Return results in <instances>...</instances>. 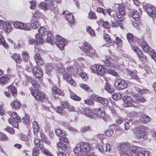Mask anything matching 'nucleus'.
Returning <instances> with one entry per match:
<instances>
[{"label": "nucleus", "instance_id": "obj_57", "mask_svg": "<svg viewBox=\"0 0 156 156\" xmlns=\"http://www.w3.org/2000/svg\"><path fill=\"white\" fill-rule=\"evenodd\" d=\"M28 138H27L26 137H25V136L24 135H22L21 136V139L23 141H28L31 138V136L29 134L28 135Z\"/></svg>", "mask_w": 156, "mask_h": 156}, {"label": "nucleus", "instance_id": "obj_7", "mask_svg": "<svg viewBox=\"0 0 156 156\" xmlns=\"http://www.w3.org/2000/svg\"><path fill=\"white\" fill-rule=\"evenodd\" d=\"M114 85L117 86L119 89L122 90L125 88L127 86V82L121 79H118L115 82Z\"/></svg>", "mask_w": 156, "mask_h": 156}, {"label": "nucleus", "instance_id": "obj_44", "mask_svg": "<svg viewBox=\"0 0 156 156\" xmlns=\"http://www.w3.org/2000/svg\"><path fill=\"white\" fill-rule=\"evenodd\" d=\"M46 29L43 27H41L38 30V32L40 34V35L44 36L47 34V32L46 30Z\"/></svg>", "mask_w": 156, "mask_h": 156}, {"label": "nucleus", "instance_id": "obj_34", "mask_svg": "<svg viewBox=\"0 0 156 156\" xmlns=\"http://www.w3.org/2000/svg\"><path fill=\"white\" fill-rule=\"evenodd\" d=\"M9 123L11 124L13 127L16 128L18 126V120H16L15 119H8Z\"/></svg>", "mask_w": 156, "mask_h": 156}, {"label": "nucleus", "instance_id": "obj_40", "mask_svg": "<svg viewBox=\"0 0 156 156\" xmlns=\"http://www.w3.org/2000/svg\"><path fill=\"white\" fill-rule=\"evenodd\" d=\"M31 26L34 29H37L40 27V24L38 20H37L34 22L31 23Z\"/></svg>", "mask_w": 156, "mask_h": 156}, {"label": "nucleus", "instance_id": "obj_30", "mask_svg": "<svg viewBox=\"0 0 156 156\" xmlns=\"http://www.w3.org/2000/svg\"><path fill=\"white\" fill-rule=\"evenodd\" d=\"M34 143L35 145L37 147H39L40 149H43L44 147L42 144V142L39 139L37 138L35 139Z\"/></svg>", "mask_w": 156, "mask_h": 156}, {"label": "nucleus", "instance_id": "obj_63", "mask_svg": "<svg viewBox=\"0 0 156 156\" xmlns=\"http://www.w3.org/2000/svg\"><path fill=\"white\" fill-rule=\"evenodd\" d=\"M71 98L76 101H80V98L76 95L75 94H73L70 96Z\"/></svg>", "mask_w": 156, "mask_h": 156}, {"label": "nucleus", "instance_id": "obj_22", "mask_svg": "<svg viewBox=\"0 0 156 156\" xmlns=\"http://www.w3.org/2000/svg\"><path fill=\"white\" fill-rule=\"evenodd\" d=\"M32 128L34 135H37V134L40 130L39 125L36 121H34L33 122Z\"/></svg>", "mask_w": 156, "mask_h": 156}, {"label": "nucleus", "instance_id": "obj_26", "mask_svg": "<svg viewBox=\"0 0 156 156\" xmlns=\"http://www.w3.org/2000/svg\"><path fill=\"white\" fill-rule=\"evenodd\" d=\"M112 61L111 57L110 56L107 57L105 60H103V62L105 64L107 67H112V62L111 61Z\"/></svg>", "mask_w": 156, "mask_h": 156}, {"label": "nucleus", "instance_id": "obj_53", "mask_svg": "<svg viewBox=\"0 0 156 156\" xmlns=\"http://www.w3.org/2000/svg\"><path fill=\"white\" fill-rule=\"evenodd\" d=\"M104 38L106 41L108 42V43H111L112 41L110 36L109 35L107 34H105L104 35Z\"/></svg>", "mask_w": 156, "mask_h": 156}, {"label": "nucleus", "instance_id": "obj_56", "mask_svg": "<svg viewBox=\"0 0 156 156\" xmlns=\"http://www.w3.org/2000/svg\"><path fill=\"white\" fill-rule=\"evenodd\" d=\"M38 147H35L33 148L32 153L33 156L37 155L39 153L40 151L38 149Z\"/></svg>", "mask_w": 156, "mask_h": 156}, {"label": "nucleus", "instance_id": "obj_33", "mask_svg": "<svg viewBox=\"0 0 156 156\" xmlns=\"http://www.w3.org/2000/svg\"><path fill=\"white\" fill-rule=\"evenodd\" d=\"M97 73L99 75H103L106 73L104 70V68H103L102 66L98 65V68L97 69Z\"/></svg>", "mask_w": 156, "mask_h": 156}, {"label": "nucleus", "instance_id": "obj_20", "mask_svg": "<svg viewBox=\"0 0 156 156\" xmlns=\"http://www.w3.org/2000/svg\"><path fill=\"white\" fill-rule=\"evenodd\" d=\"M132 17L136 21H138L140 19V16L138 12L135 10H132L130 13Z\"/></svg>", "mask_w": 156, "mask_h": 156}, {"label": "nucleus", "instance_id": "obj_31", "mask_svg": "<svg viewBox=\"0 0 156 156\" xmlns=\"http://www.w3.org/2000/svg\"><path fill=\"white\" fill-rule=\"evenodd\" d=\"M36 39V45H37L39 43L42 44L44 42V39L40 34H37L35 35Z\"/></svg>", "mask_w": 156, "mask_h": 156}, {"label": "nucleus", "instance_id": "obj_36", "mask_svg": "<svg viewBox=\"0 0 156 156\" xmlns=\"http://www.w3.org/2000/svg\"><path fill=\"white\" fill-rule=\"evenodd\" d=\"M140 120L141 122L146 123H148L150 121V117L146 115H144L142 117H141Z\"/></svg>", "mask_w": 156, "mask_h": 156}, {"label": "nucleus", "instance_id": "obj_39", "mask_svg": "<svg viewBox=\"0 0 156 156\" xmlns=\"http://www.w3.org/2000/svg\"><path fill=\"white\" fill-rule=\"evenodd\" d=\"M104 89L110 93H112L114 91V89L111 87L109 84H106L105 86Z\"/></svg>", "mask_w": 156, "mask_h": 156}, {"label": "nucleus", "instance_id": "obj_58", "mask_svg": "<svg viewBox=\"0 0 156 156\" xmlns=\"http://www.w3.org/2000/svg\"><path fill=\"white\" fill-rule=\"evenodd\" d=\"M7 137L5 134L0 133V140L5 141L7 140Z\"/></svg>", "mask_w": 156, "mask_h": 156}, {"label": "nucleus", "instance_id": "obj_41", "mask_svg": "<svg viewBox=\"0 0 156 156\" xmlns=\"http://www.w3.org/2000/svg\"><path fill=\"white\" fill-rule=\"evenodd\" d=\"M53 93L55 94L63 96V94H62L61 90L58 88L56 87H54L52 89Z\"/></svg>", "mask_w": 156, "mask_h": 156}, {"label": "nucleus", "instance_id": "obj_38", "mask_svg": "<svg viewBox=\"0 0 156 156\" xmlns=\"http://www.w3.org/2000/svg\"><path fill=\"white\" fill-rule=\"evenodd\" d=\"M67 20L70 23L74 22V18L73 15L71 13H69L66 16Z\"/></svg>", "mask_w": 156, "mask_h": 156}, {"label": "nucleus", "instance_id": "obj_60", "mask_svg": "<svg viewBox=\"0 0 156 156\" xmlns=\"http://www.w3.org/2000/svg\"><path fill=\"white\" fill-rule=\"evenodd\" d=\"M30 120L29 117L27 116H26L22 119L21 121L24 123H27L29 122Z\"/></svg>", "mask_w": 156, "mask_h": 156}, {"label": "nucleus", "instance_id": "obj_62", "mask_svg": "<svg viewBox=\"0 0 156 156\" xmlns=\"http://www.w3.org/2000/svg\"><path fill=\"white\" fill-rule=\"evenodd\" d=\"M128 113L130 117H134L138 115L137 113L134 111H132L128 112Z\"/></svg>", "mask_w": 156, "mask_h": 156}, {"label": "nucleus", "instance_id": "obj_37", "mask_svg": "<svg viewBox=\"0 0 156 156\" xmlns=\"http://www.w3.org/2000/svg\"><path fill=\"white\" fill-rule=\"evenodd\" d=\"M12 58L17 63H20L22 60L20 57L18 55L16 54H14L12 56Z\"/></svg>", "mask_w": 156, "mask_h": 156}, {"label": "nucleus", "instance_id": "obj_6", "mask_svg": "<svg viewBox=\"0 0 156 156\" xmlns=\"http://www.w3.org/2000/svg\"><path fill=\"white\" fill-rule=\"evenodd\" d=\"M55 43L56 46L60 49L62 50L66 44L67 42L65 39L61 37L59 35H57L56 36Z\"/></svg>", "mask_w": 156, "mask_h": 156}, {"label": "nucleus", "instance_id": "obj_1", "mask_svg": "<svg viewBox=\"0 0 156 156\" xmlns=\"http://www.w3.org/2000/svg\"><path fill=\"white\" fill-rule=\"evenodd\" d=\"M112 17L111 18L112 25L115 27L118 26L122 28V23L124 20L125 17V14L117 12L115 15L112 14Z\"/></svg>", "mask_w": 156, "mask_h": 156}, {"label": "nucleus", "instance_id": "obj_5", "mask_svg": "<svg viewBox=\"0 0 156 156\" xmlns=\"http://www.w3.org/2000/svg\"><path fill=\"white\" fill-rule=\"evenodd\" d=\"M132 151L136 156H148L150 154L148 151H143L140 147L136 146L133 147Z\"/></svg>", "mask_w": 156, "mask_h": 156}, {"label": "nucleus", "instance_id": "obj_35", "mask_svg": "<svg viewBox=\"0 0 156 156\" xmlns=\"http://www.w3.org/2000/svg\"><path fill=\"white\" fill-rule=\"evenodd\" d=\"M22 56L24 61H27L29 59V56L27 51H23L22 52Z\"/></svg>", "mask_w": 156, "mask_h": 156}, {"label": "nucleus", "instance_id": "obj_32", "mask_svg": "<svg viewBox=\"0 0 156 156\" xmlns=\"http://www.w3.org/2000/svg\"><path fill=\"white\" fill-rule=\"evenodd\" d=\"M133 122L132 119H129L125 122L124 124L125 129L126 130L128 129L130 127L133 125Z\"/></svg>", "mask_w": 156, "mask_h": 156}, {"label": "nucleus", "instance_id": "obj_8", "mask_svg": "<svg viewBox=\"0 0 156 156\" xmlns=\"http://www.w3.org/2000/svg\"><path fill=\"white\" fill-rule=\"evenodd\" d=\"M13 26L15 28L20 29L29 30L30 28L29 26L25 25V24L20 22L16 21L13 23Z\"/></svg>", "mask_w": 156, "mask_h": 156}, {"label": "nucleus", "instance_id": "obj_21", "mask_svg": "<svg viewBox=\"0 0 156 156\" xmlns=\"http://www.w3.org/2000/svg\"><path fill=\"white\" fill-rule=\"evenodd\" d=\"M140 45L144 51L147 53L149 52V46L147 45L146 42L142 41L141 42Z\"/></svg>", "mask_w": 156, "mask_h": 156}, {"label": "nucleus", "instance_id": "obj_23", "mask_svg": "<svg viewBox=\"0 0 156 156\" xmlns=\"http://www.w3.org/2000/svg\"><path fill=\"white\" fill-rule=\"evenodd\" d=\"M10 80L9 78L6 75L0 77V83L5 85Z\"/></svg>", "mask_w": 156, "mask_h": 156}, {"label": "nucleus", "instance_id": "obj_51", "mask_svg": "<svg viewBox=\"0 0 156 156\" xmlns=\"http://www.w3.org/2000/svg\"><path fill=\"white\" fill-rule=\"evenodd\" d=\"M114 133V131L112 129H109L106 130L105 132V134L107 136H111Z\"/></svg>", "mask_w": 156, "mask_h": 156}, {"label": "nucleus", "instance_id": "obj_47", "mask_svg": "<svg viewBox=\"0 0 156 156\" xmlns=\"http://www.w3.org/2000/svg\"><path fill=\"white\" fill-rule=\"evenodd\" d=\"M12 116L14 119L17 120L19 122H20L21 121L20 117L17 115L16 112H13L12 114Z\"/></svg>", "mask_w": 156, "mask_h": 156}, {"label": "nucleus", "instance_id": "obj_3", "mask_svg": "<svg viewBox=\"0 0 156 156\" xmlns=\"http://www.w3.org/2000/svg\"><path fill=\"white\" fill-rule=\"evenodd\" d=\"M145 126H141L134 128L133 131L135 133L136 136L138 138H143L145 135Z\"/></svg>", "mask_w": 156, "mask_h": 156}, {"label": "nucleus", "instance_id": "obj_25", "mask_svg": "<svg viewBox=\"0 0 156 156\" xmlns=\"http://www.w3.org/2000/svg\"><path fill=\"white\" fill-rule=\"evenodd\" d=\"M57 146L59 149L64 151H66L67 148L66 144L62 142H59L57 144Z\"/></svg>", "mask_w": 156, "mask_h": 156}, {"label": "nucleus", "instance_id": "obj_55", "mask_svg": "<svg viewBox=\"0 0 156 156\" xmlns=\"http://www.w3.org/2000/svg\"><path fill=\"white\" fill-rule=\"evenodd\" d=\"M42 15V14L38 11H36L34 14L33 17L35 18L39 19Z\"/></svg>", "mask_w": 156, "mask_h": 156}, {"label": "nucleus", "instance_id": "obj_52", "mask_svg": "<svg viewBox=\"0 0 156 156\" xmlns=\"http://www.w3.org/2000/svg\"><path fill=\"white\" fill-rule=\"evenodd\" d=\"M32 64L31 62H30L29 64L27 65L26 66V70L29 72H31L32 71L33 68L32 67Z\"/></svg>", "mask_w": 156, "mask_h": 156}, {"label": "nucleus", "instance_id": "obj_11", "mask_svg": "<svg viewBox=\"0 0 156 156\" xmlns=\"http://www.w3.org/2000/svg\"><path fill=\"white\" fill-rule=\"evenodd\" d=\"M32 72L33 75L35 76L36 78H38L41 77L43 74L42 69L37 66L33 68Z\"/></svg>", "mask_w": 156, "mask_h": 156}, {"label": "nucleus", "instance_id": "obj_46", "mask_svg": "<svg viewBox=\"0 0 156 156\" xmlns=\"http://www.w3.org/2000/svg\"><path fill=\"white\" fill-rule=\"evenodd\" d=\"M87 32L91 36H94L95 35V32L94 30L92 29L90 27L88 26L86 28Z\"/></svg>", "mask_w": 156, "mask_h": 156}, {"label": "nucleus", "instance_id": "obj_59", "mask_svg": "<svg viewBox=\"0 0 156 156\" xmlns=\"http://www.w3.org/2000/svg\"><path fill=\"white\" fill-rule=\"evenodd\" d=\"M125 9L126 8L124 6H121L119 7V11L118 12L125 14Z\"/></svg>", "mask_w": 156, "mask_h": 156}, {"label": "nucleus", "instance_id": "obj_2", "mask_svg": "<svg viewBox=\"0 0 156 156\" xmlns=\"http://www.w3.org/2000/svg\"><path fill=\"white\" fill-rule=\"evenodd\" d=\"M31 94L36 100L41 101H44L47 100L45 95L43 93L40 92L38 89L33 90L31 91Z\"/></svg>", "mask_w": 156, "mask_h": 156}, {"label": "nucleus", "instance_id": "obj_50", "mask_svg": "<svg viewBox=\"0 0 156 156\" xmlns=\"http://www.w3.org/2000/svg\"><path fill=\"white\" fill-rule=\"evenodd\" d=\"M127 37L128 41L129 43L132 42L133 41V37L132 34L129 33L127 34Z\"/></svg>", "mask_w": 156, "mask_h": 156}, {"label": "nucleus", "instance_id": "obj_13", "mask_svg": "<svg viewBox=\"0 0 156 156\" xmlns=\"http://www.w3.org/2000/svg\"><path fill=\"white\" fill-rule=\"evenodd\" d=\"M34 58L37 65L40 66L44 64V62L39 53H37L35 54Z\"/></svg>", "mask_w": 156, "mask_h": 156}, {"label": "nucleus", "instance_id": "obj_43", "mask_svg": "<svg viewBox=\"0 0 156 156\" xmlns=\"http://www.w3.org/2000/svg\"><path fill=\"white\" fill-rule=\"evenodd\" d=\"M112 98L115 100H117L121 98L122 96L119 93H115L112 96Z\"/></svg>", "mask_w": 156, "mask_h": 156}, {"label": "nucleus", "instance_id": "obj_45", "mask_svg": "<svg viewBox=\"0 0 156 156\" xmlns=\"http://www.w3.org/2000/svg\"><path fill=\"white\" fill-rule=\"evenodd\" d=\"M0 44H2L5 48L8 47V45L5 41V40L3 38L2 35L1 34H0Z\"/></svg>", "mask_w": 156, "mask_h": 156}, {"label": "nucleus", "instance_id": "obj_4", "mask_svg": "<svg viewBox=\"0 0 156 156\" xmlns=\"http://www.w3.org/2000/svg\"><path fill=\"white\" fill-rule=\"evenodd\" d=\"M83 51L87 55L91 57L94 55L95 51L92 49L87 42H85L83 45Z\"/></svg>", "mask_w": 156, "mask_h": 156}, {"label": "nucleus", "instance_id": "obj_54", "mask_svg": "<svg viewBox=\"0 0 156 156\" xmlns=\"http://www.w3.org/2000/svg\"><path fill=\"white\" fill-rule=\"evenodd\" d=\"M148 53L151 56L152 58L154 61H156V54L155 53L153 50H151L150 51H149V52Z\"/></svg>", "mask_w": 156, "mask_h": 156}, {"label": "nucleus", "instance_id": "obj_61", "mask_svg": "<svg viewBox=\"0 0 156 156\" xmlns=\"http://www.w3.org/2000/svg\"><path fill=\"white\" fill-rule=\"evenodd\" d=\"M4 129L6 131L11 134H12L15 133V131L12 128L7 127L5 128Z\"/></svg>", "mask_w": 156, "mask_h": 156}, {"label": "nucleus", "instance_id": "obj_16", "mask_svg": "<svg viewBox=\"0 0 156 156\" xmlns=\"http://www.w3.org/2000/svg\"><path fill=\"white\" fill-rule=\"evenodd\" d=\"M93 111L95 115L100 117L103 118L105 116V114L102 110L100 108H95Z\"/></svg>", "mask_w": 156, "mask_h": 156}, {"label": "nucleus", "instance_id": "obj_17", "mask_svg": "<svg viewBox=\"0 0 156 156\" xmlns=\"http://www.w3.org/2000/svg\"><path fill=\"white\" fill-rule=\"evenodd\" d=\"M123 100L126 106H130L132 103L133 102V101L131 97L128 96H125L123 97Z\"/></svg>", "mask_w": 156, "mask_h": 156}, {"label": "nucleus", "instance_id": "obj_14", "mask_svg": "<svg viewBox=\"0 0 156 156\" xmlns=\"http://www.w3.org/2000/svg\"><path fill=\"white\" fill-rule=\"evenodd\" d=\"M45 1L47 3V5L44 2H41L39 4V7L45 11L48 10L49 8H51V7H52L53 5L47 1Z\"/></svg>", "mask_w": 156, "mask_h": 156}, {"label": "nucleus", "instance_id": "obj_42", "mask_svg": "<svg viewBox=\"0 0 156 156\" xmlns=\"http://www.w3.org/2000/svg\"><path fill=\"white\" fill-rule=\"evenodd\" d=\"M56 135L59 137H62L65 135V133L60 129H57L55 130Z\"/></svg>", "mask_w": 156, "mask_h": 156}, {"label": "nucleus", "instance_id": "obj_49", "mask_svg": "<svg viewBox=\"0 0 156 156\" xmlns=\"http://www.w3.org/2000/svg\"><path fill=\"white\" fill-rule=\"evenodd\" d=\"M8 88L11 89L12 94L13 97H15L16 94V88L13 86H9Z\"/></svg>", "mask_w": 156, "mask_h": 156}, {"label": "nucleus", "instance_id": "obj_9", "mask_svg": "<svg viewBox=\"0 0 156 156\" xmlns=\"http://www.w3.org/2000/svg\"><path fill=\"white\" fill-rule=\"evenodd\" d=\"M146 11L148 15L154 18L156 16V12L155 9L154 7L151 5H148L147 6Z\"/></svg>", "mask_w": 156, "mask_h": 156}, {"label": "nucleus", "instance_id": "obj_27", "mask_svg": "<svg viewBox=\"0 0 156 156\" xmlns=\"http://www.w3.org/2000/svg\"><path fill=\"white\" fill-rule=\"evenodd\" d=\"M84 113L86 116L90 118H93L94 117L93 113L91 110L89 108H87L84 110Z\"/></svg>", "mask_w": 156, "mask_h": 156}, {"label": "nucleus", "instance_id": "obj_64", "mask_svg": "<svg viewBox=\"0 0 156 156\" xmlns=\"http://www.w3.org/2000/svg\"><path fill=\"white\" fill-rule=\"evenodd\" d=\"M53 66L51 64H48L46 67L47 72H50L53 69Z\"/></svg>", "mask_w": 156, "mask_h": 156}, {"label": "nucleus", "instance_id": "obj_12", "mask_svg": "<svg viewBox=\"0 0 156 156\" xmlns=\"http://www.w3.org/2000/svg\"><path fill=\"white\" fill-rule=\"evenodd\" d=\"M130 145L128 143H124L121 144L119 146L118 150L119 152L122 153L128 151L129 150Z\"/></svg>", "mask_w": 156, "mask_h": 156}, {"label": "nucleus", "instance_id": "obj_29", "mask_svg": "<svg viewBox=\"0 0 156 156\" xmlns=\"http://www.w3.org/2000/svg\"><path fill=\"white\" fill-rule=\"evenodd\" d=\"M47 33V41L48 42L53 45L54 44L53 42V37L52 36V34L50 31L48 32Z\"/></svg>", "mask_w": 156, "mask_h": 156}, {"label": "nucleus", "instance_id": "obj_19", "mask_svg": "<svg viewBox=\"0 0 156 156\" xmlns=\"http://www.w3.org/2000/svg\"><path fill=\"white\" fill-rule=\"evenodd\" d=\"M95 100L97 102L101 103L105 106H107L108 104V101L107 99L101 97H96Z\"/></svg>", "mask_w": 156, "mask_h": 156}, {"label": "nucleus", "instance_id": "obj_18", "mask_svg": "<svg viewBox=\"0 0 156 156\" xmlns=\"http://www.w3.org/2000/svg\"><path fill=\"white\" fill-rule=\"evenodd\" d=\"M127 74L130 76L131 79H134L136 80L138 79V77L135 73L133 70L127 69Z\"/></svg>", "mask_w": 156, "mask_h": 156}, {"label": "nucleus", "instance_id": "obj_15", "mask_svg": "<svg viewBox=\"0 0 156 156\" xmlns=\"http://www.w3.org/2000/svg\"><path fill=\"white\" fill-rule=\"evenodd\" d=\"M83 153L87 154L86 152L90 150V147L89 144L81 143L79 144Z\"/></svg>", "mask_w": 156, "mask_h": 156}, {"label": "nucleus", "instance_id": "obj_24", "mask_svg": "<svg viewBox=\"0 0 156 156\" xmlns=\"http://www.w3.org/2000/svg\"><path fill=\"white\" fill-rule=\"evenodd\" d=\"M3 28L5 32H9L12 30L13 28L11 24L8 22H6Z\"/></svg>", "mask_w": 156, "mask_h": 156}, {"label": "nucleus", "instance_id": "obj_10", "mask_svg": "<svg viewBox=\"0 0 156 156\" xmlns=\"http://www.w3.org/2000/svg\"><path fill=\"white\" fill-rule=\"evenodd\" d=\"M74 152L76 154H78L80 156H94V154L93 153L88 154H84L83 153L80 147L79 144H78L76 146L74 149Z\"/></svg>", "mask_w": 156, "mask_h": 156}, {"label": "nucleus", "instance_id": "obj_48", "mask_svg": "<svg viewBox=\"0 0 156 156\" xmlns=\"http://www.w3.org/2000/svg\"><path fill=\"white\" fill-rule=\"evenodd\" d=\"M31 83L34 87L37 89L40 87V85L38 83L37 80H32L31 81Z\"/></svg>", "mask_w": 156, "mask_h": 156}, {"label": "nucleus", "instance_id": "obj_28", "mask_svg": "<svg viewBox=\"0 0 156 156\" xmlns=\"http://www.w3.org/2000/svg\"><path fill=\"white\" fill-rule=\"evenodd\" d=\"M12 108L14 109H19L20 108L21 105L19 101L16 100H14L13 102L11 104Z\"/></svg>", "mask_w": 156, "mask_h": 156}]
</instances>
